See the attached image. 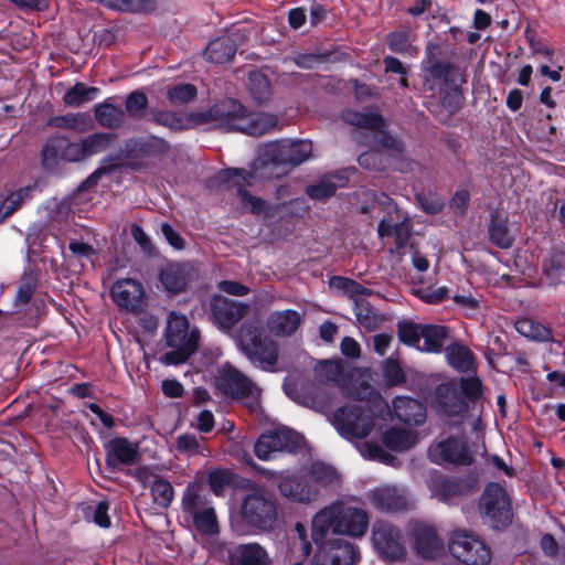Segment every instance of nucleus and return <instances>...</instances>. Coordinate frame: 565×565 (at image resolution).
<instances>
[{
    "instance_id": "obj_1",
    "label": "nucleus",
    "mask_w": 565,
    "mask_h": 565,
    "mask_svg": "<svg viewBox=\"0 0 565 565\" xmlns=\"http://www.w3.org/2000/svg\"><path fill=\"white\" fill-rule=\"evenodd\" d=\"M370 525L367 511L361 505L337 500L320 509L311 521V537L316 544L326 543L330 534L363 537Z\"/></svg>"
},
{
    "instance_id": "obj_2",
    "label": "nucleus",
    "mask_w": 565,
    "mask_h": 565,
    "mask_svg": "<svg viewBox=\"0 0 565 565\" xmlns=\"http://www.w3.org/2000/svg\"><path fill=\"white\" fill-rule=\"evenodd\" d=\"M369 401H359L337 409L330 418L347 439H363L382 430L388 416V405L376 393Z\"/></svg>"
},
{
    "instance_id": "obj_3",
    "label": "nucleus",
    "mask_w": 565,
    "mask_h": 565,
    "mask_svg": "<svg viewBox=\"0 0 565 565\" xmlns=\"http://www.w3.org/2000/svg\"><path fill=\"white\" fill-rule=\"evenodd\" d=\"M235 342L239 351L256 366L273 371L278 361V344L276 341L262 337L259 323L248 321L241 326Z\"/></svg>"
},
{
    "instance_id": "obj_4",
    "label": "nucleus",
    "mask_w": 565,
    "mask_h": 565,
    "mask_svg": "<svg viewBox=\"0 0 565 565\" xmlns=\"http://www.w3.org/2000/svg\"><path fill=\"white\" fill-rule=\"evenodd\" d=\"M166 341L171 351L164 353L160 361L166 365H178L185 362L198 348L199 332L189 328L185 316L172 311L168 317Z\"/></svg>"
},
{
    "instance_id": "obj_5",
    "label": "nucleus",
    "mask_w": 565,
    "mask_h": 565,
    "mask_svg": "<svg viewBox=\"0 0 565 565\" xmlns=\"http://www.w3.org/2000/svg\"><path fill=\"white\" fill-rule=\"evenodd\" d=\"M397 335L401 342L422 352L438 353L448 337L444 326L416 324L411 321L398 323Z\"/></svg>"
},
{
    "instance_id": "obj_6",
    "label": "nucleus",
    "mask_w": 565,
    "mask_h": 565,
    "mask_svg": "<svg viewBox=\"0 0 565 565\" xmlns=\"http://www.w3.org/2000/svg\"><path fill=\"white\" fill-rule=\"evenodd\" d=\"M241 518L253 529L269 531L277 523L276 501L263 491L246 494L241 503Z\"/></svg>"
},
{
    "instance_id": "obj_7",
    "label": "nucleus",
    "mask_w": 565,
    "mask_h": 565,
    "mask_svg": "<svg viewBox=\"0 0 565 565\" xmlns=\"http://www.w3.org/2000/svg\"><path fill=\"white\" fill-rule=\"evenodd\" d=\"M217 387L225 395L244 401L250 409H255L258 405V387L230 364H224L220 370Z\"/></svg>"
},
{
    "instance_id": "obj_8",
    "label": "nucleus",
    "mask_w": 565,
    "mask_h": 565,
    "mask_svg": "<svg viewBox=\"0 0 565 565\" xmlns=\"http://www.w3.org/2000/svg\"><path fill=\"white\" fill-rule=\"evenodd\" d=\"M448 547L450 554L465 565H486L491 557L483 541L466 531H455Z\"/></svg>"
},
{
    "instance_id": "obj_9",
    "label": "nucleus",
    "mask_w": 565,
    "mask_h": 565,
    "mask_svg": "<svg viewBox=\"0 0 565 565\" xmlns=\"http://www.w3.org/2000/svg\"><path fill=\"white\" fill-rule=\"evenodd\" d=\"M481 512L492 527L505 526L512 518L511 501L507 491L498 483H489L481 497Z\"/></svg>"
},
{
    "instance_id": "obj_10",
    "label": "nucleus",
    "mask_w": 565,
    "mask_h": 565,
    "mask_svg": "<svg viewBox=\"0 0 565 565\" xmlns=\"http://www.w3.org/2000/svg\"><path fill=\"white\" fill-rule=\"evenodd\" d=\"M372 544L387 561H399L406 554L399 529L386 521H376L372 527Z\"/></svg>"
},
{
    "instance_id": "obj_11",
    "label": "nucleus",
    "mask_w": 565,
    "mask_h": 565,
    "mask_svg": "<svg viewBox=\"0 0 565 565\" xmlns=\"http://www.w3.org/2000/svg\"><path fill=\"white\" fill-rule=\"evenodd\" d=\"M182 508L194 521L198 531L204 535H214L218 532L214 509L206 503L205 497L194 488H188L182 498Z\"/></svg>"
},
{
    "instance_id": "obj_12",
    "label": "nucleus",
    "mask_w": 565,
    "mask_h": 565,
    "mask_svg": "<svg viewBox=\"0 0 565 565\" xmlns=\"http://www.w3.org/2000/svg\"><path fill=\"white\" fill-rule=\"evenodd\" d=\"M264 157L273 164L297 166L310 158L312 145L308 140H278L264 147Z\"/></svg>"
},
{
    "instance_id": "obj_13",
    "label": "nucleus",
    "mask_w": 565,
    "mask_h": 565,
    "mask_svg": "<svg viewBox=\"0 0 565 565\" xmlns=\"http://www.w3.org/2000/svg\"><path fill=\"white\" fill-rule=\"evenodd\" d=\"M477 450H471L460 437H449L429 447L430 460L438 465L468 466Z\"/></svg>"
},
{
    "instance_id": "obj_14",
    "label": "nucleus",
    "mask_w": 565,
    "mask_h": 565,
    "mask_svg": "<svg viewBox=\"0 0 565 565\" xmlns=\"http://www.w3.org/2000/svg\"><path fill=\"white\" fill-rule=\"evenodd\" d=\"M301 443V437L288 429L280 428L263 434L255 444V455L260 460H270L281 451H294Z\"/></svg>"
},
{
    "instance_id": "obj_15",
    "label": "nucleus",
    "mask_w": 565,
    "mask_h": 565,
    "mask_svg": "<svg viewBox=\"0 0 565 565\" xmlns=\"http://www.w3.org/2000/svg\"><path fill=\"white\" fill-rule=\"evenodd\" d=\"M319 551L313 557L312 565H354L359 561L356 547L344 540H327L318 544Z\"/></svg>"
},
{
    "instance_id": "obj_16",
    "label": "nucleus",
    "mask_w": 565,
    "mask_h": 565,
    "mask_svg": "<svg viewBox=\"0 0 565 565\" xmlns=\"http://www.w3.org/2000/svg\"><path fill=\"white\" fill-rule=\"evenodd\" d=\"M244 107L234 99H225L213 105L206 113H196L199 124L214 122L225 130H237Z\"/></svg>"
},
{
    "instance_id": "obj_17",
    "label": "nucleus",
    "mask_w": 565,
    "mask_h": 565,
    "mask_svg": "<svg viewBox=\"0 0 565 565\" xmlns=\"http://www.w3.org/2000/svg\"><path fill=\"white\" fill-rule=\"evenodd\" d=\"M58 159L70 162L85 160L82 141L70 142L65 137L56 136L51 138L42 150V161L45 168L51 169Z\"/></svg>"
},
{
    "instance_id": "obj_18",
    "label": "nucleus",
    "mask_w": 565,
    "mask_h": 565,
    "mask_svg": "<svg viewBox=\"0 0 565 565\" xmlns=\"http://www.w3.org/2000/svg\"><path fill=\"white\" fill-rule=\"evenodd\" d=\"M370 503L381 512H401L411 505L406 491L396 486H380L369 491Z\"/></svg>"
},
{
    "instance_id": "obj_19",
    "label": "nucleus",
    "mask_w": 565,
    "mask_h": 565,
    "mask_svg": "<svg viewBox=\"0 0 565 565\" xmlns=\"http://www.w3.org/2000/svg\"><path fill=\"white\" fill-rule=\"evenodd\" d=\"M210 307L214 323L222 330H231L248 310L247 305L224 296L213 297Z\"/></svg>"
},
{
    "instance_id": "obj_20",
    "label": "nucleus",
    "mask_w": 565,
    "mask_h": 565,
    "mask_svg": "<svg viewBox=\"0 0 565 565\" xmlns=\"http://www.w3.org/2000/svg\"><path fill=\"white\" fill-rule=\"evenodd\" d=\"M282 497L297 503H311L316 501L320 491L316 484H311L307 475L284 478L278 484Z\"/></svg>"
},
{
    "instance_id": "obj_21",
    "label": "nucleus",
    "mask_w": 565,
    "mask_h": 565,
    "mask_svg": "<svg viewBox=\"0 0 565 565\" xmlns=\"http://www.w3.org/2000/svg\"><path fill=\"white\" fill-rule=\"evenodd\" d=\"M222 181L228 183V188L237 189V195L242 205L255 214H262L265 212L266 204L258 198L253 196L246 190L243 189L244 183H249L247 180L252 178L250 174L239 169H228L220 174Z\"/></svg>"
},
{
    "instance_id": "obj_22",
    "label": "nucleus",
    "mask_w": 565,
    "mask_h": 565,
    "mask_svg": "<svg viewBox=\"0 0 565 565\" xmlns=\"http://www.w3.org/2000/svg\"><path fill=\"white\" fill-rule=\"evenodd\" d=\"M106 463L116 469L135 465L139 459V446L127 438L117 437L105 445Z\"/></svg>"
},
{
    "instance_id": "obj_23",
    "label": "nucleus",
    "mask_w": 565,
    "mask_h": 565,
    "mask_svg": "<svg viewBox=\"0 0 565 565\" xmlns=\"http://www.w3.org/2000/svg\"><path fill=\"white\" fill-rule=\"evenodd\" d=\"M113 300L122 309L136 310L143 299L140 281L132 278L118 279L110 289Z\"/></svg>"
},
{
    "instance_id": "obj_24",
    "label": "nucleus",
    "mask_w": 565,
    "mask_h": 565,
    "mask_svg": "<svg viewBox=\"0 0 565 565\" xmlns=\"http://www.w3.org/2000/svg\"><path fill=\"white\" fill-rule=\"evenodd\" d=\"M413 536L414 547L423 558L433 559L444 553V542L431 525H416Z\"/></svg>"
},
{
    "instance_id": "obj_25",
    "label": "nucleus",
    "mask_w": 565,
    "mask_h": 565,
    "mask_svg": "<svg viewBox=\"0 0 565 565\" xmlns=\"http://www.w3.org/2000/svg\"><path fill=\"white\" fill-rule=\"evenodd\" d=\"M231 565H270L267 551L258 543L239 544L228 553Z\"/></svg>"
},
{
    "instance_id": "obj_26",
    "label": "nucleus",
    "mask_w": 565,
    "mask_h": 565,
    "mask_svg": "<svg viewBox=\"0 0 565 565\" xmlns=\"http://www.w3.org/2000/svg\"><path fill=\"white\" fill-rule=\"evenodd\" d=\"M300 323V315L295 310L288 309L270 313L266 327L273 335L284 338L292 335Z\"/></svg>"
},
{
    "instance_id": "obj_27",
    "label": "nucleus",
    "mask_w": 565,
    "mask_h": 565,
    "mask_svg": "<svg viewBox=\"0 0 565 565\" xmlns=\"http://www.w3.org/2000/svg\"><path fill=\"white\" fill-rule=\"evenodd\" d=\"M393 412L399 420L408 425H420L426 419L424 405L409 397H396L393 402Z\"/></svg>"
},
{
    "instance_id": "obj_28",
    "label": "nucleus",
    "mask_w": 565,
    "mask_h": 565,
    "mask_svg": "<svg viewBox=\"0 0 565 565\" xmlns=\"http://www.w3.org/2000/svg\"><path fill=\"white\" fill-rule=\"evenodd\" d=\"M277 126V118L264 113H243L238 131L249 136H262L269 132Z\"/></svg>"
},
{
    "instance_id": "obj_29",
    "label": "nucleus",
    "mask_w": 565,
    "mask_h": 565,
    "mask_svg": "<svg viewBox=\"0 0 565 565\" xmlns=\"http://www.w3.org/2000/svg\"><path fill=\"white\" fill-rule=\"evenodd\" d=\"M437 403L448 416H458L466 412V403L454 383L440 384L436 390Z\"/></svg>"
},
{
    "instance_id": "obj_30",
    "label": "nucleus",
    "mask_w": 565,
    "mask_h": 565,
    "mask_svg": "<svg viewBox=\"0 0 565 565\" xmlns=\"http://www.w3.org/2000/svg\"><path fill=\"white\" fill-rule=\"evenodd\" d=\"M542 273L552 287L565 285V252L553 250L542 262Z\"/></svg>"
},
{
    "instance_id": "obj_31",
    "label": "nucleus",
    "mask_w": 565,
    "mask_h": 565,
    "mask_svg": "<svg viewBox=\"0 0 565 565\" xmlns=\"http://www.w3.org/2000/svg\"><path fill=\"white\" fill-rule=\"evenodd\" d=\"M190 280V271L185 265L170 264L162 268L160 273V281L164 289L171 294H177L188 286Z\"/></svg>"
},
{
    "instance_id": "obj_32",
    "label": "nucleus",
    "mask_w": 565,
    "mask_h": 565,
    "mask_svg": "<svg viewBox=\"0 0 565 565\" xmlns=\"http://www.w3.org/2000/svg\"><path fill=\"white\" fill-rule=\"evenodd\" d=\"M382 439L388 449L405 451L418 443L419 435L413 429L393 427L384 433Z\"/></svg>"
},
{
    "instance_id": "obj_33",
    "label": "nucleus",
    "mask_w": 565,
    "mask_h": 565,
    "mask_svg": "<svg viewBox=\"0 0 565 565\" xmlns=\"http://www.w3.org/2000/svg\"><path fill=\"white\" fill-rule=\"evenodd\" d=\"M330 288L348 296L354 301V306L364 302V298L372 294L370 289L359 282L341 276H335L330 279Z\"/></svg>"
},
{
    "instance_id": "obj_34",
    "label": "nucleus",
    "mask_w": 565,
    "mask_h": 565,
    "mask_svg": "<svg viewBox=\"0 0 565 565\" xmlns=\"http://www.w3.org/2000/svg\"><path fill=\"white\" fill-rule=\"evenodd\" d=\"M236 52V44L230 36H222L212 41L206 50L205 57L216 64L230 62Z\"/></svg>"
},
{
    "instance_id": "obj_35",
    "label": "nucleus",
    "mask_w": 565,
    "mask_h": 565,
    "mask_svg": "<svg viewBox=\"0 0 565 565\" xmlns=\"http://www.w3.org/2000/svg\"><path fill=\"white\" fill-rule=\"evenodd\" d=\"M152 120L172 130H183L199 125L195 114L182 115L172 111H154Z\"/></svg>"
},
{
    "instance_id": "obj_36",
    "label": "nucleus",
    "mask_w": 565,
    "mask_h": 565,
    "mask_svg": "<svg viewBox=\"0 0 565 565\" xmlns=\"http://www.w3.org/2000/svg\"><path fill=\"white\" fill-rule=\"evenodd\" d=\"M348 179L342 174L328 175L321 179L317 184L307 188V194L311 199L323 200L333 195L338 188H342Z\"/></svg>"
},
{
    "instance_id": "obj_37",
    "label": "nucleus",
    "mask_w": 565,
    "mask_h": 565,
    "mask_svg": "<svg viewBox=\"0 0 565 565\" xmlns=\"http://www.w3.org/2000/svg\"><path fill=\"white\" fill-rule=\"evenodd\" d=\"M377 233L380 237H395L397 247L402 248L407 243L411 234V224L404 220L402 222L391 223L387 220H382L379 223Z\"/></svg>"
},
{
    "instance_id": "obj_38",
    "label": "nucleus",
    "mask_w": 565,
    "mask_h": 565,
    "mask_svg": "<svg viewBox=\"0 0 565 565\" xmlns=\"http://www.w3.org/2000/svg\"><path fill=\"white\" fill-rule=\"evenodd\" d=\"M97 87L87 86L84 83H76L67 89L63 96V102L70 107H81L82 105L94 100L98 96Z\"/></svg>"
},
{
    "instance_id": "obj_39",
    "label": "nucleus",
    "mask_w": 565,
    "mask_h": 565,
    "mask_svg": "<svg viewBox=\"0 0 565 565\" xmlns=\"http://www.w3.org/2000/svg\"><path fill=\"white\" fill-rule=\"evenodd\" d=\"M54 127L74 130L78 134L86 132L93 128V121L86 114H67L57 116L50 120Z\"/></svg>"
},
{
    "instance_id": "obj_40",
    "label": "nucleus",
    "mask_w": 565,
    "mask_h": 565,
    "mask_svg": "<svg viewBox=\"0 0 565 565\" xmlns=\"http://www.w3.org/2000/svg\"><path fill=\"white\" fill-rule=\"evenodd\" d=\"M95 119L106 128H118L125 120V113L118 106L103 103L95 107Z\"/></svg>"
},
{
    "instance_id": "obj_41",
    "label": "nucleus",
    "mask_w": 565,
    "mask_h": 565,
    "mask_svg": "<svg viewBox=\"0 0 565 565\" xmlns=\"http://www.w3.org/2000/svg\"><path fill=\"white\" fill-rule=\"evenodd\" d=\"M35 185H28L21 188L7 196H0V215L4 221L11 214H13L22 203L31 196Z\"/></svg>"
},
{
    "instance_id": "obj_42",
    "label": "nucleus",
    "mask_w": 565,
    "mask_h": 565,
    "mask_svg": "<svg viewBox=\"0 0 565 565\" xmlns=\"http://www.w3.org/2000/svg\"><path fill=\"white\" fill-rule=\"evenodd\" d=\"M448 363L460 372L469 371L473 365V356L470 350L460 344H450L446 349Z\"/></svg>"
},
{
    "instance_id": "obj_43",
    "label": "nucleus",
    "mask_w": 565,
    "mask_h": 565,
    "mask_svg": "<svg viewBox=\"0 0 565 565\" xmlns=\"http://www.w3.org/2000/svg\"><path fill=\"white\" fill-rule=\"evenodd\" d=\"M468 491V484L459 479H445L434 489L435 497L444 502H451L455 498Z\"/></svg>"
},
{
    "instance_id": "obj_44",
    "label": "nucleus",
    "mask_w": 565,
    "mask_h": 565,
    "mask_svg": "<svg viewBox=\"0 0 565 565\" xmlns=\"http://www.w3.org/2000/svg\"><path fill=\"white\" fill-rule=\"evenodd\" d=\"M106 4L117 11L148 13L156 9L154 0H106Z\"/></svg>"
},
{
    "instance_id": "obj_45",
    "label": "nucleus",
    "mask_w": 565,
    "mask_h": 565,
    "mask_svg": "<svg viewBox=\"0 0 565 565\" xmlns=\"http://www.w3.org/2000/svg\"><path fill=\"white\" fill-rule=\"evenodd\" d=\"M114 139V135L106 132H98L81 139L85 157L98 154L109 147Z\"/></svg>"
},
{
    "instance_id": "obj_46",
    "label": "nucleus",
    "mask_w": 565,
    "mask_h": 565,
    "mask_svg": "<svg viewBox=\"0 0 565 565\" xmlns=\"http://www.w3.org/2000/svg\"><path fill=\"white\" fill-rule=\"evenodd\" d=\"M311 484H316L319 489L322 486H329L338 481L337 471L323 463H315L306 473Z\"/></svg>"
},
{
    "instance_id": "obj_47",
    "label": "nucleus",
    "mask_w": 565,
    "mask_h": 565,
    "mask_svg": "<svg viewBox=\"0 0 565 565\" xmlns=\"http://www.w3.org/2000/svg\"><path fill=\"white\" fill-rule=\"evenodd\" d=\"M249 90L254 99L258 103L267 100L270 96V85L267 77L258 72L254 71L249 73Z\"/></svg>"
},
{
    "instance_id": "obj_48",
    "label": "nucleus",
    "mask_w": 565,
    "mask_h": 565,
    "mask_svg": "<svg viewBox=\"0 0 565 565\" xmlns=\"http://www.w3.org/2000/svg\"><path fill=\"white\" fill-rule=\"evenodd\" d=\"M343 118L347 122L362 128L380 130L383 127V119L377 114H360L349 110Z\"/></svg>"
},
{
    "instance_id": "obj_49",
    "label": "nucleus",
    "mask_w": 565,
    "mask_h": 565,
    "mask_svg": "<svg viewBox=\"0 0 565 565\" xmlns=\"http://www.w3.org/2000/svg\"><path fill=\"white\" fill-rule=\"evenodd\" d=\"M315 372L319 381L326 383H338L342 375V363L340 361H322L317 364Z\"/></svg>"
},
{
    "instance_id": "obj_50",
    "label": "nucleus",
    "mask_w": 565,
    "mask_h": 565,
    "mask_svg": "<svg viewBox=\"0 0 565 565\" xmlns=\"http://www.w3.org/2000/svg\"><path fill=\"white\" fill-rule=\"evenodd\" d=\"M196 94V87L186 83L170 87L167 97L172 105H182L192 100Z\"/></svg>"
},
{
    "instance_id": "obj_51",
    "label": "nucleus",
    "mask_w": 565,
    "mask_h": 565,
    "mask_svg": "<svg viewBox=\"0 0 565 565\" xmlns=\"http://www.w3.org/2000/svg\"><path fill=\"white\" fill-rule=\"evenodd\" d=\"M153 501L161 508L170 505L173 498V489L169 481L157 479L151 486Z\"/></svg>"
},
{
    "instance_id": "obj_52",
    "label": "nucleus",
    "mask_w": 565,
    "mask_h": 565,
    "mask_svg": "<svg viewBox=\"0 0 565 565\" xmlns=\"http://www.w3.org/2000/svg\"><path fill=\"white\" fill-rule=\"evenodd\" d=\"M490 239L500 248H509L512 245V237L507 225L499 220H493L491 223Z\"/></svg>"
},
{
    "instance_id": "obj_53",
    "label": "nucleus",
    "mask_w": 565,
    "mask_h": 565,
    "mask_svg": "<svg viewBox=\"0 0 565 565\" xmlns=\"http://www.w3.org/2000/svg\"><path fill=\"white\" fill-rule=\"evenodd\" d=\"M148 98L141 92H132L128 95L125 106L129 116L140 118L147 107Z\"/></svg>"
},
{
    "instance_id": "obj_54",
    "label": "nucleus",
    "mask_w": 565,
    "mask_h": 565,
    "mask_svg": "<svg viewBox=\"0 0 565 565\" xmlns=\"http://www.w3.org/2000/svg\"><path fill=\"white\" fill-rule=\"evenodd\" d=\"M388 46L393 52L416 54L417 51L409 44V36L405 31L392 32L388 35Z\"/></svg>"
},
{
    "instance_id": "obj_55",
    "label": "nucleus",
    "mask_w": 565,
    "mask_h": 565,
    "mask_svg": "<svg viewBox=\"0 0 565 565\" xmlns=\"http://www.w3.org/2000/svg\"><path fill=\"white\" fill-rule=\"evenodd\" d=\"M108 508L107 502L100 501L96 505L87 508L86 518H92V520L102 527H108L110 525Z\"/></svg>"
},
{
    "instance_id": "obj_56",
    "label": "nucleus",
    "mask_w": 565,
    "mask_h": 565,
    "mask_svg": "<svg viewBox=\"0 0 565 565\" xmlns=\"http://www.w3.org/2000/svg\"><path fill=\"white\" fill-rule=\"evenodd\" d=\"M516 330L524 337L537 340H544L548 335L545 328L534 324L533 321L526 319L516 322Z\"/></svg>"
},
{
    "instance_id": "obj_57",
    "label": "nucleus",
    "mask_w": 565,
    "mask_h": 565,
    "mask_svg": "<svg viewBox=\"0 0 565 565\" xmlns=\"http://www.w3.org/2000/svg\"><path fill=\"white\" fill-rule=\"evenodd\" d=\"M360 452L364 458L388 462L392 456L388 455L380 445L365 443L360 447Z\"/></svg>"
},
{
    "instance_id": "obj_58",
    "label": "nucleus",
    "mask_w": 565,
    "mask_h": 565,
    "mask_svg": "<svg viewBox=\"0 0 565 565\" xmlns=\"http://www.w3.org/2000/svg\"><path fill=\"white\" fill-rule=\"evenodd\" d=\"M354 312L356 320L361 326L367 330H373L375 328L376 316L364 302L354 306Z\"/></svg>"
},
{
    "instance_id": "obj_59",
    "label": "nucleus",
    "mask_w": 565,
    "mask_h": 565,
    "mask_svg": "<svg viewBox=\"0 0 565 565\" xmlns=\"http://www.w3.org/2000/svg\"><path fill=\"white\" fill-rule=\"evenodd\" d=\"M310 406L321 413L329 412L331 407L330 394L322 390H317L311 396Z\"/></svg>"
},
{
    "instance_id": "obj_60",
    "label": "nucleus",
    "mask_w": 565,
    "mask_h": 565,
    "mask_svg": "<svg viewBox=\"0 0 565 565\" xmlns=\"http://www.w3.org/2000/svg\"><path fill=\"white\" fill-rule=\"evenodd\" d=\"M461 390L468 398H478L481 395V382L478 377L462 379Z\"/></svg>"
},
{
    "instance_id": "obj_61",
    "label": "nucleus",
    "mask_w": 565,
    "mask_h": 565,
    "mask_svg": "<svg viewBox=\"0 0 565 565\" xmlns=\"http://www.w3.org/2000/svg\"><path fill=\"white\" fill-rule=\"evenodd\" d=\"M43 211L51 220H60L66 215L67 206L54 199L45 203Z\"/></svg>"
},
{
    "instance_id": "obj_62",
    "label": "nucleus",
    "mask_w": 565,
    "mask_h": 565,
    "mask_svg": "<svg viewBox=\"0 0 565 565\" xmlns=\"http://www.w3.org/2000/svg\"><path fill=\"white\" fill-rule=\"evenodd\" d=\"M341 352L343 355L351 358V359H358L361 355V347L358 343V341L351 337H345L342 339L341 344Z\"/></svg>"
},
{
    "instance_id": "obj_63",
    "label": "nucleus",
    "mask_w": 565,
    "mask_h": 565,
    "mask_svg": "<svg viewBox=\"0 0 565 565\" xmlns=\"http://www.w3.org/2000/svg\"><path fill=\"white\" fill-rule=\"evenodd\" d=\"M161 388L163 394L170 398L181 397L184 393L183 385L177 380H164Z\"/></svg>"
},
{
    "instance_id": "obj_64",
    "label": "nucleus",
    "mask_w": 565,
    "mask_h": 565,
    "mask_svg": "<svg viewBox=\"0 0 565 565\" xmlns=\"http://www.w3.org/2000/svg\"><path fill=\"white\" fill-rule=\"evenodd\" d=\"M228 481V476L225 471L216 470L210 473L209 476V483L212 489V491L215 494H220L223 490V487Z\"/></svg>"
}]
</instances>
